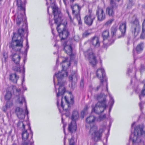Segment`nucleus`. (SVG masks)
Wrapping results in <instances>:
<instances>
[{
    "mask_svg": "<svg viewBox=\"0 0 145 145\" xmlns=\"http://www.w3.org/2000/svg\"><path fill=\"white\" fill-rule=\"evenodd\" d=\"M88 107L87 106H86L84 108L83 110L81 112L80 117L82 118H83L84 117V114L87 112Z\"/></svg>",
    "mask_w": 145,
    "mask_h": 145,
    "instance_id": "nucleus-31",
    "label": "nucleus"
},
{
    "mask_svg": "<svg viewBox=\"0 0 145 145\" xmlns=\"http://www.w3.org/2000/svg\"><path fill=\"white\" fill-rule=\"evenodd\" d=\"M140 37L141 39H144L145 38V20H144L142 24V33Z\"/></svg>",
    "mask_w": 145,
    "mask_h": 145,
    "instance_id": "nucleus-30",
    "label": "nucleus"
},
{
    "mask_svg": "<svg viewBox=\"0 0 145 145\" xmlns=\"http://www.w3.org/2000/svg\"><path fill=\"white\" fill-rule=\"evenodd\" d=\"M8 23V20H7V19L5 20V23L7 24V23Z\"/></svg>",
    "mask_w": 145,
    "mask_h": 145,
    "instance_id": "nucleus-60",
    "label": "nucleus"
},
{
    "mask_svg": "<svg viewBox=\"0 0 145 145\" xmlns=\"http://www.w3.org/2000/svg\"><path fill=\"white\" fill-rule=\"evenodd\" d=\"M14 71H20V65H18V67H16L15 68H14Z\"/></svg>",
    "mask_w": 145,
    "mask_h": 145,
    "instance_id": "nucleus-48",
    "label": "nucleus"
},
{
    "mask_svg": "<svg viewBox=\"0 0 145 145\" xmlns=\"http://www.w3.org/2000/svg\"><path fill=\"white\" fill-rule=\"evenodd\" d=\"M78 22V24L80 25H81L82 24V21L81 19L79 20H77Z\"/></svg>",
    "mask_w": 145,
    "mask_h": 145,
    "instance_id": "nucleus-52",
    "label": "nucleus"
},
{
    "mask_svg": "<svg viewBox=\"0 0 145 145\" xmlns=\"http://www.w3.org/2000/svg\"><path fill=\"white\" fill-rule=\"evenodd\" d=\"M18 10L17 14L15 15L14 18H15L16 22L18 25L22 24V28L18 30V37L16 38V35L17 34L14 33L12 38V42L11 43V46L12 49L16 51H20L23 47V40L22 37L24 36V30H27V24L25 18H24V14H25V3L21 0H16Z\"/></svg>",
    "mask_w": 145,
    "mask_h": 145,
    "instance_id": "nucleus-1",
    "label": "nucleus"
},
{
    "mask_svg": "<svg viewBox=\"0 0 145 145\" xmlns=\"http://www.w3.org/2000/svg\"><path fill=\"white\" fill-rule=\"evenodd\" d=\"M90 34V33L87 31H86L83 33V35L84 37H86L88 36Z\"/></svg>",
    "mask_w": 145,
    "mask_h": 145,
    "instance_id": "nucleus-41",
    "label": "nucleus"
},
{
    "mask_svg": "<svg viewBox=\"0 0 145 145\" xmlns=\"http://www.w3.org/2000/svg\"><path fill=\"white\" fill-rule=\"evenodd\" d=\"M22 127H23V128L24 129H25V125H24V123H22Z\"/></svg>",
    "mask_w": 145,
    "mask_h": 145,
    "instance_id": "nucleus-59",
    "label": "nucleus"
},
{
    "mask_svg": "<svg viewBox=\"0 0 145 145\" xmlns=\"http://www.w3.org/2000/svg\"><path fill=\"white\" fill-rule=\"evenodd\" d=\"M25 112L28 115V111L27 109V108L26 105V104H25Z\"/></svg>",
    "mask_w": 145,
    "mask_h": 145,
    "instance_id": "nucleus-50",
    "label": "nucleus"
},
{
    "mask_svg": "<svg viewBox=\"0 0 145 145\" xmlns=\"http://www.w3.org/2000/svg\"><path fill=\"white\" fill-rule=\"evenodd\" d=\"M103 80H101V81L100 84L94 89V90L95 91H98L100 88L102 90H103Z\"/></svg>",
    "mask_w": 145,
    "mask_h": 145,
    "instance_id": "nucleus-32",
    "label": "nucleus"
},
{
    "mask_svg": "<svg viewBox=\"0 0 145 145\" xmlns=\"http://www.w3.org/2000/svg\"><path fill=\"white\" fill-rule=\"evenodd\" d=\"M102 37L104 40L108 39L109 37V32L108 29H106L103 31Z\"/></svg>",
    "mask_w": 145,
    "mask_h": 145,
    "instance_id": "nucleus-27",
    "label": "nucleus"
},
{
    "mask_svg": "<svg viewBox=\"0 0 145 145\" xmlns=\"http://www.w3.org/2000/svg\"><path fill=\"white\" fill-rule=\"evenodd\" d=\"M112 107V106H110V107L109 108V112H110L111 110Z\"/></svg>",
    "mask_w": 145,
    "mask_h": 145,
    "instance_id": "nucleus-56",
    "label": "nucleus"
},
{
    "mask_svg": "<svg viewBox=\"0 0 145 145\" xmlns=\"http://www.w3.org/2000/svg\"><path fill=\"white\" fill-rule=\"evenodd\" d=\"M144 48V44L143 42H141L138 44L135 48L136 52L138 54H140L143 50Z\"/></svg>",
    "mask_w": 145,
    "mask_h": 145,
    "instance_id": "nucleus-23",
    "label": "nucleus"
},
{
    "mask_svg": "<svg viewBox=\"0 0 145 145\" xmlns=\"http://www.w3.org/2000/svg\"><path fill=\"white\" fill-rule=\"evenodd\" d=\"M96 74L97 77L100 79L101 81V80L104 81L103 79L105 76V73L103 69H98L97 71Z\"/></svg>",
    "mask_w": 145,
    "mask_h": 145,
    "instance_id": "nucleus-13",
    "label": "nucleus"
},
{
    "mask_svg": "<svg viewBox=\"0 0 145 145\" xmlns=\"http://www.w3.org/2000/svg\"><path fill=\"white\" fill-rule=\"evenodd\" d=\"M90 43L95 48L99 47L100 46V42L99 38L96 37H93L91 40Z\"/></svg>",
    "mask_w": 145,
    "mask_h": 145,
    "instance_id": "nucleus-17",
    "label": "nucleus"
},
{
    "mask_svg": "<svg viewBox=\"0 0 145 145\" xmlns=\"http://www.w3.org/2000/svg\"><path fill=\"white\" fill-rule=\"evenodd\" d=\"M96 15L97 18L98 20L102 21L105 18V15L103 10L101 8L98 7L96 10Z\"/></svg>",
    "mask_w": 145,
    "mask_h": 145,
    "instance_id": "nucleus-11",
    "label": "nucleus"
},
{
    "mask_svg": "<svg viewBox=\"0 0 145 145\" xmlns=\"http://www.w3.org/2000/svg\"><path fill=\"white\" fill-rule=\"evenodd\" d=\"M75 14V17H76L77 20H79L81 19L80 16V11L78 12Z\"/></svg>",
    "mask_w": 145,
    "mask_h": 145,
    "instance_id": "nucleus-36",
    "label": "nucleus"
},
{
    "mask_svg": "<svg viewBox=\"0 0 145 145\" xmlns=\"http://www.w3.org/2000/svg\"><path fill=\"white\" fill-rule=\"evenodd\" d=\"M95 117L93 115H91L88 117L86 120V127H87L88 124L90 125L94 122L95 121Z\"/></svg>",
    "mask_w": 145,
    "mask_h": 145,
    "instance_id": "nucleus-22",
    "label": "nucleus"
},
{
    "mask_svg": "<svg viewBox=\"0 0 145 145\" xmlns=\"http://www.w3.org/2000/svg\"><path fill=\"white\" fill-rule=\"evenodd\" d=\"M63 2L65 4V5H67V4L66 3V0H63Z\"/></svg>",
    "mask_w": 145,
    "mask_h": 145,
    "instance_id": "nucleus-58",
    "label": "nucleus"
},
{
    "mask_svg": "<svg viewBox=\"0 0 145 145\" xmlns=\"http://www.w3.org/2000/svg\"><path fill=\"white\" fill-rule=\"evenodd\" d=\"M132 69H130L129 68L128 69V71H127V74H128V75H129V76L130 75V73L132 72Z\"/></svg>",
    "mask_w": 145,
    "mask_h": 145,
    "instance_id": "nucleus-47",
    "label": "nucleus"
},
{
    "mask_svg": "<svg viewBox=\"0 0 145 145\" xmlns=\"http://www.w3.org/2000/svg\"><path fill=\"white\" fill-rule=\"evenodd\" d=\"M95 19V15L91 10H89L88 14L84 18V22L86 24L90 26L92 24L93 21Z\"/></svg>",
    "mask_w": 145,
    "mask_h": 145,
    "instance_id": "nucleus-9",
    "label": "nucleus"
},
{
    "mask_svg": "<svg viewBox=\"0 0 145 145\" xmlns=\"http://www.w3.org/2000/svg\"><path fill=\"white\" fill-rule=\"evenodd\" d=\"M8 53L4 52L3 54V58L4 59V62L6 63L8 60Z\"/></svg>",
    "mask_w": 145,
    "mask_h": 145,
    "instance_id": "nucleus-35",
    "label": "nucleus"
},
{
    "mask_svg": "<svg viewBox=\"0 0 145 145\" xmlns=\"http://www.w3.org/2000/svg\"><path fill=\"white\" fill-rule=\"evenodd\" d=\"M11 89L10 91V95L11 96L14 95H17L21 91L20 89H17L15 86H12L11 87Z\"/></svg>",
    "mask_w": 145,
    "mask_h": 145,
    "instance_id": "nucleus-18",
    "label": "nucleus"
},
{
    "mask_svg": "<svg viewBox=\"0 0 145 145\" xmlns=\"http://www.w3.org/2000/svg\"><path fill=\"white\" fill-rule=\"evenodd\" d=\"M64 99L65 102L67 103V105L68 108L67 109H65V111L66 112V114L68 115H69L70 114V106L71 105H72L74 103V101L73 100V98L71 97L70 102L67 99L66 97L65 96L64 97Z\"/></svg>",
    "mask_w": 145,
    "mask_h": 145,
    "instance_id": "nucleus-14",
    "label": "nucleus"
},
{
    "mask_svg": "<svg viewBox=\"0 0 145 145\" xmlns=\"http://www.w3.org/2000/svg\"><path fill=\"white\" fill-rule=\"evenodd\" d=\"M109 97L110 98V106H112L113 105L114 103V100L113 98V97L111 96V95H109Z\"/></svg>",
    "mask_w": 145,
    "mask_h": 145,
    "instance_id": "nucleus-37",
    "label": "nucleus"
},
{
    "mask_svg": "<svg viewBox=\"0 0 145 145\" xmlns=\"http://www.w3.org/2000/svg\"><path fill=\"white\" fill-rule=\"evenodd\" d=\"M12 60L16 64L19 65L21 57L20 56L16 54H14L11 55Z\"/></svg>",
    "mask_w": 145,
    "mask_h": 145,
    "instance_id": "nucleus-21",
    "label": "nucleus"
},
{
    "mask_svg": "<svg viewBox=\"0 0 145 145\" xmlns=\"http://www.w3.org/2000/svg\"><path fill=\"white\" fill-rule=\"evenodd\" d=\"M106 97L107 95L102 93L97 96V99L99 101L95 105V107L92 108V112L100 114L104 112L107 106L106 104Z\"/></svg>",
    "mask_w": 145,
    "mask_h": 145,
    "instance_id": "nucleus-5",
    "label": "nucleus"
},
{
    "mask_svg": "<svg viewBox=\"0 0 145 145\" xmlns=\"http://www.w3.org/2000/svg\"><path fill=\"white\" fill-rule=\"evenodd\" d=\"M69 55L70 56V59L71 60H73L75 58V55L74 54H72V52H71V54Z\"/></svg>",
    "mask_w": 145,
    "mask_h": 145,
    "instance_id": "nucleus-42",
    "label": "nucleus"
},
{
    "mask_svg": "<svg viewBox=\"0 0 145 145\" xmlns=\"http://www.w3.org/2000/svg\"><path fill=\"white\" fill-rule=\"evenodd\" d=\"M105 128V126L102 125L98 131L97 126L95 125H93L90 127L89 134L91 136L92 138L94 141L97 142L101 139L102 133Z\"/></svg>",
    "mask_w": 145,
    "mask_h": 145,
    "instance_id": "nucleus-6",
    "label": "nucleus"
},
{
    "mask_svg": "<svg viewBox=\"0 0 145 145\" xmlns=\"http://www.w3.org/2000/svg\"><path fill=\"white\" fill-rule=\"evenodd\" d=\"M106 89L107 91H108V85L107 84H106Z\"/></svg>",
    "mask_w": 145,
    "mask_h": 145,
    "instance_id": "nucleus-61",
    "label": "nucleus"
},
{
    "mask_svg": "<svg viewBox=\"0 0 145 145\" xmlns=\"http://www.w3.org/2000/svg\"><path fill=\"white\" fill-rule=\"evenodd\" d=\"M26 46H27V48L26 49V51H27L28 50L29 48V46L28 45V40H27Z\"/></svg>",
    "mask_w": 145,
    "mask_h": 145,
    "instance_id": "nucleus-49",
    "label": "nucleus"
},
{
    "mask_svg": "<svg viewBox=\"0 0 145 145\" xmlns=\"http://www.w3.org/2000/svg\"><path fill=\"white\" fill-rule=\"evenodd\" d=\"M74 137H72L69 140V145H74Z\"/></svg>",
    "mask_w": 145,
    "mask_h": 145,
    "instance_id": "nucleus-38",
    "label": "nucleus"
},
{
    "mask_svg": "<svg viewBox=\"0 0 145 145\" xmlns=\"http://www.w3.org/2000/svg\"><path fill=\"white\" fill-rule=\"evenodd\" d=\"M30 130L31 131V138H32L33 135V132L31 130V128L30 127Z\"/></svg>",
    "mask_w": 145,
    "mask_h": 145,
    "instance_id": "nucleus-55",
    "label": "nucleus"
},
{
    "mask_svg": "<svg viewBox=\"0 0 145 145\" xmlns=\"http://www.w3.org/2000/svg\"><path fill=\"white\" fill-rule=\"evenodd\" d=\"M79 116V113L77 109L74 110L72 112L71 118L72 121L70 124L69 125L68 130L71 132L75 131L76 129V124L75 121L78 119Z\"/></svg>",
    "mask_w": 145,
    "mask_h": 145,
    "instance_id": "nucleus-8",
    "label": "nucleus"
},
{
    "mask_svg": "<svg viewBox=\"0 0 145 145\" xmlns=\"http://www.w3.org/2000/svg\"><path fill=\"white\" fill-rule=\"evenodd\" d=\"M77 75L75 72H74L69 77V80L71 82V86L72 88L74 87L75 85L76 82L77 81Z\"/></svg>",
    "mask_w": 145,
    "mask_h": 145,
    "instance_id": "nucleus-16",
    "label": "nucleus"
},
{
    "mask_svg": "<svg viewBox=\"0 0 145 145\" xmlns=\"http://www.w3.org/2000/svg\"><path fill=\"white\" fill-rule=\"evenodd\" d=\"M67 58H66L64 61L62 62L63 70L61 71H59L57 73H55L54 76V82L55 91L57 93V106L59 102L58 99L60 97L61 98V106L63 110H64V106L62 102L63 95L65 92V89L64 86L65 83L63 80L64 78L68 76V72L65 69L70 65V62L67 61Z\"/></svg>",
    "mask_w": 145,
    "mask_h": 145,
    "instance_id": "nucleus-2",
    "label": "nucleus"
},
{
    "mask_svg": "<svg viewBox=\"0 0 145 145\" xmlns=\"http://www.w3.org/2000/svg\"><path fill=\"white\" fill-rule=\"evenodd\" d=\"M67 14H68L69 17L70 19V21L71 22H72L73 21V19L71 18L70 15V14L69 12V11L68 10H67Z\"/></svg>",
    "mask_w": 145,
    "mask_h": 145,
    "instance_id": "nucleus-43",
    "label": "nucleus"
},
{
    "mask_svg": "<svg viewBox=\"0 0 145 145\" xmlns=\"http://www.w3.org/2000/svg\"><path fill=\"white\" fill-rule=\"evenodd\" d=\"M71 8L72 10L73 14H74L75 12H79L80 11V8L78 5L75 4L73 5H72Z\"/></svg>",
    "mask_w": 145,
    "mask_h": 145,
    "instance_id": "nucleus-25",
    "label": "nucleus"
},
{
    "mask_svg": "<svg viewBox=\"0 0 145 145\" xmlns=\"http://www.w3.org/2000/svg\"><path fill=\"white\" fill-rule=\"evenodd\" d=\"M17 102L20 106H22L24 102L25 103V105L26 104L25 98L22 95L19 96L17 100Z\"/></svg>",
    "mask_w": 145,
    "mask_h": 145,
    "instance_id": "nucleus-28",
    "label": "nucleus"
},
{
    "mask_svg": "<svg viewBox=\"0 0 145 145\" xmlns=\"http://www.w3.org/2000/svg\"><path fill=\"white\" fill-rule=\"evenodd\" d=\"M145 136V127L142 125H138L135 127L134 132L131 134L130 141H132L133 145L143 143L141 138Z\"/></svg>",
    "mask_w": 145,
    "mask_h": 145,
    "instance_id": "nucleus-4",
    "label": "nucleus"
},
{
    "mask_svg": "<svg viewBox=\"0 0 145 145\" xmlns=\"http://www.w3.org/2000/svg\"><path fill=\"white\" fill-rule=\"evenodd\" d=\"M67 42H65L64 43V50L67 54L70 55L72 51V48L71 46L67 45Z\"/></svg>",
    "mask_w": 145,
    "mask_h": 145,
    "instance_id": "nucleus-19",
    "label": "nucleus"
},
{
    "mask_svg": "<svg viewBox=\"0 0 145 145\" xmlns=\"http://www.w3.org/2000/svg\"><path fill=\"white\" fill-rule=\"evenodd\" d=\"M53 22V20H50V19H49V24L51 26H52L53 25V23H52V22Z\"/></svg>",
    "mask_w": 145,
    "mask_h": 145,
    "instance_id": "nucleus-51",
    "label": "nucleus"
},
{
    "mask_svg": "<svg viewBox=\"0 0 145 145\" xmlns=\"http://www.w3.org/2000/svg\"><path fill=\"white\" fill-rule=\"evenodd\" d=\"M52 33L54 35V30H53V29H52Z\"/></svg>",
    "mask_w": 145,
    "mask_h": 145,
    "instance_id": "nucleus-62",
    "label": "nucleus"
},
{
    "mask_svg": "<svg viewBox=\"0 0 145 145\" xmlns=\"http://www.w3.org/2000/svg\"><path fill=\"white\" fill-rule=\"evenodd\" d=\"M23 145H33V143L31 141L25 142Z\"/></svg>",
    "mask_w": 145,
    "mask_h": 145,
    "instance_id": "nucleus-39",
    "label": "nucleus"
},
{
    "mask_svg": "<svg viewBox=\"0 0 145 145\" xmlns=\"http://www.w3.org/2000/svg\"><path fill=\"white\" fill-rule=\"evenodd\" d=\"M19 78V76H17L15 73L10 75V80L14 83H16L17 80Z\"/></svg>",
    "mask_w": 145,
    "mask_h": 145,
    "instance_id": "nucleus-24",
    "label": "nucleus"
},
{
    "mask_svg": "<svg viewBox=\"0 0 145 145\" xmlns=\"http://www.w3.org/2000/svg\"><path fill=\"white\" fill-rule=\"evenodd\" d=\"M29 134L27 132V130H25L22 131V138L24 141L26 140L29 137Z\"/></svg>",
    "mask_w": 145,
    "mask_h": 145,
    "instance_id": "nucleus-26",
    "label": "nucleus"
},
{
    "mask_svg": "<svg viewBox=\"0 0 145 145\" xmlns=\"http://www.w3.org/2000/svg\"><path fill=\"white\" fill-rule=\"evenodd\" d=\"M80 86L81 87H83L84 86V81L83 79H81L80 82Z\"/></svg>",
    "mask_w": 145,
    "mask_h": 145,
    "instance_id": "nucleus-46",
    "label": "nucleus"
},
{
    "mask_svg": "<svg viewBox=\"0 0 145 145\" xmlns=\"http://www.w3.org/2000/svg\"><path fill=\"white\" fill-rule=\"evenodd\" d=\"M126 27V23L125 22L121 23L120 26V30L121 33V36L119 37L118 38H120L123 37L125 33Z\"/></svg>",
    "mask_w": 145,
    "mask_h": 145,
    "instance_id": "nucleus-20",
    "label": "nucleus"
},
{
    "mask_svg": "<svg viewBox=\"0 0 145 145\" xmlns=\"http://www.w3.org/2000/svg\"><path fill=\"white\" fill-rule=\"evenodd\" d=\"M112 21L110 20V21H108L106 23V24H111L112 23Z\"/></svg>",
    "mask_w": 145,
    "mask_h": 145,
    "instance_id": "nucleus-53",
    "label": "nucleus"
},
{
    "mask_svg": "<svg viewBox=\"0 0 145 145\" xmlns=\"http://www.w3.org/2000/svg\"><path fill=\"white\" fill-rule=\"evenodd\" d=\"M106 117V115L104 114L102 116H100L99 117V119L100 121H101L104 119Z\"/></svg>",
    "mask_w": 145,
    "mask_h": 145,
    "instance_id": "nucleus-40",
    "label": "nucleus"
},
{
    "mask_svg": "<svg viewBox=\"0 0 145 145\" xmlns=\"http://www.w3.org/2000/svg\"><path fill=\"white\" fill-rule=\"evenodd\" d=\"M117 31V29L116 27H112L111 28V34L112 37L115 36Z\"/></svg>",
    "mask_w": 145,
    "mask_h": 145,
    "instance_id": "nucleus-33",
    "label": "nucleus"
},
{
    "mask_svg": "<svg viewBox=\"0 0 145 145\" xmlns=\"http://www.w3.org/2000/svg\"><path fill=\"white\" fill-rule=\"evenodd\" d=\"M4 99L5 103H9V89L8 88L6 89V94L4 96Z\"/></svg>",
    "mask_w": 145,
    "mask_h": 145,
    "instance_id": "nucleus-29",
    "label": "nucleus"
},
{
    "mask_svg": "<svg viewBox=\"0 0 145 145\" xmlns=\"http://www.w3.org/2000/svg\"><path fill=\"white\" fill-rule=\"evenodd\" d=\"M88 53L89 63L93 66L95 65L96 63L97 60L95 54L91 50L90 52V50H89L88 51Z\"/></svg>",
    "mask_w": 145,
    "mask_h": 145,
    "instance_id": "nucleus-12",
    "label": "nucleus"
},
{
    "mask_svg": "<svg viewBox=\"0 0 145 145\" xmlns=\"http://www.w3.org/2000/svg\"><path fill=\"white\" fill-rule=\"evenodd\" d=\"M15 112L20 119L23 120L25 118V115L22 108L19 107H17L15 109Z\"/></svg>",
    "mask_w": 145,
    "mask_h": 145,
    "instance_id": "nucleus-15",
    "label": "nucleus"
},
{
    "mask_svg": "<svg viewBox=\"0 0 145 145\" xmlns=\"http://www.w3.org/2000/svg\"><path fill=\"white\" fill-rule=\"evenodd\" d=\"M53 13L54 15L55 23L56 24H59L57 25V29L59 33L61 40H64L67 38L69 35V32L67 29L65 25L62 23V14L60 11H59L57 6L55 4L52 7Z\"/></svg>",
    "mask_w": 145,
    "mask_h": 145,
    "instance_id": "nucleus-3",
    "label": "nucleus"
},
{
    "mask_svg": "<svg viewBox=\"0 0 145 145\" xmlns=\"http://www.w3.org/2000/svg\"><path fill=\"white\" fill-rule=\"evenodd\" d=\"M67 14H68L69 17L70 19V21L71 22H72L73 21V19L71 18L70 15V14L69 12V11L68 10H67Z\"/></svg>",
    "mask_w": 145,
    "mask_h": 145,
    "instance_id": "nucleus-44",
    "label": "nucleus"
},
{
    "mask_svg": "<svg viewBox=\"0 0 145 145\" xmlns=\"http://www.w3.org/2000/svg\"><path fill=\"white\" fill-rule=\"evenodd\" d=\"M135 122H133L132 124L131 127L132 128L133 126L135 124Z\"/></svg>",
    "mask_w": 145,
    "mask_h": 145,
    "instance_id": "nucleus-57",
    "label": "nucleus"
},
{
    "mask_svg": "<svg viewBox=\"0 0 145 145\" xmlns=\"http://www.w3.org/2000/svg\"><path fill=\"white\" fill-rule=\"evenodd\" d=\"M139 106H140V107H141V105H142V103H139Z\"/></svg>",
    "mask_w": 145,
    "mask_h": 145,
    "instance_id": "nucleus-64",
    "label": "nucleus"
},
{
    "mask_svg": "<svg viewBox=\"0 0 145 145\" xmlns=\"http://www.w3.org/2000/svg\"><path fill=\"white\" fill-rule=\"evenodd\" d=\"M9 108V103H6L5 106H3L2 108V110L5 112H6L7 110Z\"/></svg>",
    "mask_w": 145,
    "mask_h": 145,
    "instance_id": "nucleus-34",
    "label": "nucleus"
},
{
    "mask_svg": "<svg viewBox=\"0 0 145 145\" xmlns=\"http://www.w3.org/2000/svg\"><path fill=\"white\" fill-rule=\"evenodd\" d=\"M46 5H48V3H52L54 1V0H46Z\"/></svg>",
    "mask_w": 145,
    "mask_h": 145,
    "instance_id": "nucleus-45",
    "label": "nucleus"
},
{
    "mask_svg": "<svg viewBox=\"0 0 145 145\" xmlns=\"http://www.w3.org/2000/svg\"><path fill=\"white\" fill-rule=\"evenodd\" d=\"M110 6L107 7L106 9V12L109 16H113L114 14V9L116 8L117 6L112 0H110Z\"/></svg>",
    "mask_w": 145,
    "mask_h": 145,
    "instance_id": "nucleus-10",
    "label": "nucleus"
},
{
    "mask_svg": "<svg viewBox=\"0 0 145 145\" xmlns=\"http://www.w3.org/2000/svg\"><path fill=\"white\" fill-rule=\"evenodd\" d=\"M66 138V136H65V137H64V145H65V140Z\"/></svg>",
    "mask_w": 145,
    "mask_h": 145,
    "instance_id": "nucleus-54",
    "label": "nucleus"
},
{
    "mask_svg": "<svg viewBox=\"0 0 145 145\" xmlns=\"http://www.w3.org/2000/svg\"><path fill=\"white\" fill-rule=\"evenodd\" d=\"M74 1V0H70V2L72 3H73Z\"/></svg>",
    "mask_w": 145,
    "mask_h": 145,
    "instance_id": "nucleus-63",
    "label": "nucleus"
},
{
    "mask_svg": "<svg viewBox=\"0 0 145 145\" xmlns=\"http://www.w3.org/2000/svg\"><path fill=\"white\" fill-rule=\"evenodd\" d=\"M130 20L132 23L131 31L135 37L137 36L140 31L141 26L136 16L134 15Z\"/></svg>",
    "mask_w": 145,
    "mask_h": 145,
    "instance_id": "nucleus-7",
    "label": "nucleus"
}]
</instances>
